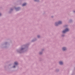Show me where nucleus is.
<instances>
[{
	"label": "nucleus",
	"mask_w": 75,
	"mask_h": 75,
	"mask_svg": "<svg viewBox=\"0 0 75 75\" xmlns=\"http://www.w3.org/2000/svg\"><path fill=\"white\" fill-rule=\"evenodd\" d=\"M69 31V29L68 28H66L63 31V33H65L66 32H68Z\"/></svg>",
	"instance_id": "nucleus-1"
},
{
	"label": "nucleus",
	"mask_w": 75,
	"mask_h": 75,
	"mask_svg": "<svg viewBox=\"0 0 75 75\" xmlns=\"http://www.w3.org/2000/svg\"><path fill=\"white\" fill-rule=\"evenodd\" d=\"M62 23V22L61 21H59L58 23H55L56 25H58V24H61Z\"/></svg>",
	"instance_id": "nucleus-2"
},
{
	"label": "nucleus",
	"mask_w": 75,
	"mask_h": 75,
	"mask_svg": "<svg viewBox=\"0 0 75 75\" xmlns=\"http://www.w3.org/2000/svg\"><path fill=\"white\" fill-rule=\"evenodd\" d=\"M66 50H67V49L65 47H64L62 48V50H63V51H65Z\"/></svg>",
	"instance_id": "nucleus-3"
},
{
	"label": "nucleus",
	"mask_w": 75,
	"mask_h": 75,
	"mask_svg": "<svg viewBox=\"0 0 75 75\" xmlns=\"http://www.w3.org/2000/svg\"><path fill=\"white\" fill-rule=\"evenodd\" d=\"M59 64H60V65H62L63 64V63L62 62H59Z\"/></svg>",
	"instance_id": "nucleus-4"
},
{
	"label": "nucleus",
	"mask_w": 75,
	"mask_h": 75,
	"mask_svg": "<svg viewBox=\"0 0 75 75\" xmlns=\"http://www.w3.org/2000/svg\"><path fill=\"white\" fill-rule=\"evenodd\" d=\"M26 3H24L22 5L23 6H25V5H26Z\"/></svg>",
	"instance_id": "nucleus-5"
},
{
	"label": "nucleus",
	"mask_w": 75,
	"mask_h": 75,
	"mask_svg": "<svg viewBox=\"0 0 75 75\" xmlns=\"http://www.w3.org/2000/svg\"><path fill=\"white\" fill-rule=\"evenodd\" d=\"M15 65H17L18 64V63L17 62H16L14 63Z\"/></svg>",
	"instance_id": "nucleus-6"
},
{
	"label": "nucleus",
	"mask_w": 75,
	"mask_h": 75,
	"mask_svg": "<svg viewBox=\"0 0 75 75\" xmlns=\"http://www.w3.org/2000/svg\"><path fill=\"white\" fill-rule=\"evenodd\" d=\"M38 38H40V36L38 35Z\"/></svg>",
	"instance_id": "nucleus-7"
},
{
	"label": "nucleus",
	"mask_w": 75,
	"mask_h": 75,
	"mask_svg": "<svg viewBox=\"0 0 75 75\" xmlns=\"http://www.w3.org/2000/svg\"><path fill=\"white\" fill-rule=\"evenodd\" d=\"M35 1H37V0H34Z\"/></svg>",
	"instance_id": "nucleus-8"
},
{
	"label": "nucleus",
	"mask_w": 75,
	"mask_h": 75,
	"mask_svg": "<svg viewBox=\"0 0 75 75\" xmlns=\"http://www.w3.org/2000/svg\"><path fill=\"white\" fill-rule=\"evenodd\" d=\"M13 68H15V66H13Z\"/></svg>",
	"instance_id": "nucleus-9"
},
{
	"label": "nucleus",
	"mask_w": 75,
	"mask_h": 75,
	"mask_svg": "<svg viewBox=\"0 0 75 75\" xmlns=\"http://www.w3.org/2000/svg\"><path fill=\"white\" fill-rule=\"evenodd\" d=\"M1 13H0V16H1Z\"/></svg>",
	"instance_id": "nucleus-10"
},
{
	"label": "nucleus",
	"mask_w": 75,
	"mask_h": 75,
	"mask_svg": "<svg viewBox=\"0 0 75 75\" xmlns=\"http://www.w3.org/2000/svg\"><path fill=\"white\" fill-rule=\"evenodd\" d=\"M40 54H41V53H40Z\"/></svg>",
	"instance_id": "nucleus-11"
}]
</instances>
